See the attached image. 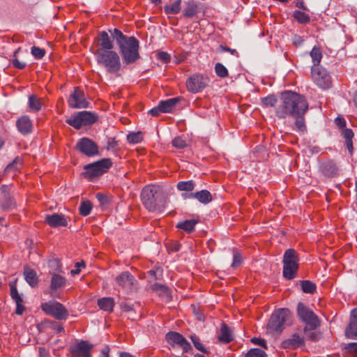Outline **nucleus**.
Here are the masks:
<instances>
[{
    "instance_id": "obj_49",
    "label": "nucleus",
    "mask_w": 357,
    "mask_h": 357,
    "mask_svg": "<svg viewBox=\"0 0 357 357\" xmlns=\"http://www.w3.org/2000/svg\"><path fill=\"white\" fill-rule=\"evenodd\" d=\"M49 266L52 269L56 271H60L61 269V264L59 259H52L49 261Z\"/></svg>"
},
{
    "instance_id": "obj_43",
    "label": "nucleus",
    "mask_w": 357,
    "mask_h": 357,
    "mask_svg": "<svg viewBox=\"0 0 357 357\" xmlns=\"http://www.w3.org/2000/svg\"><path fill=\"white\" fill-rule=\"evenodd\" d=\"M92 209V204L89 201H84L79 206V213L83 216L89 215Z\"/></svg>"
},
{
    "instance_id": "obj_64",
    "label": "nucleus",
    "mask_w": 357,
    "mask_h": 357,
    "mask_svg": "<svg viewBox=\"0 0 357 357\" xmlns=\"http://www.w3.org/2000/svg\"><path fill=\"white\" fill-rule=\"evenodd\" d=\"M109 349L108 347H105L102 350V357H109Z\"/></svg>"
},
{
    "instance_id": "obj_61",
    "label": "nucleus",
    "mask_w": 357,
    "mask_h": 357,
    "mask_svg": "<svg viewBox=\"0 0 357 357\" xmlns=\"http://www.w3.org/2000/svg\"><path fill=\"white\" fill-rule=\"evenodd\" d=\"M296 6L298 7V8L300 9H302L303 10H307V7L305 6V3L303 1H298L296 2Z\"/></svg>"
},
{
    "instance_id": "obj_28",
    "label": "nucleus",
    "mask_w": 357,
    "mask_h": 357,
    "mask_svg": "<svg viewBox=\"0 0 357 357\" xmlns=\"http://www.w3.org/2000/svg\"><path fill=\"white\" fill-rule=\"evenodd\" d=\"M218 340L220 342L227 344L233 340V335L231 329L225 323H222L218 334Z\"/></svg>"
},
{
    "instance_id": "obj_7",
    "label": "nucleus",
    "mask_w": 357,
    "mask_h": 357,
    "mask_svg": "<svg viewBox=\"0 0 357 357\" xmlns=\"http://www.w3.org/2000/svg\"><path fill=\"white\" fill-rule=\"evenodd\" d=\"M98 120L95 113L89 111L77 112L66 120V122L70 126L78 130L84 126L93 124Z\"/></svg>"
},
{
    "instance_id": "obj_27",
    "label": "nucleus",
    "mask_w": 357,
    "mask_h": 357,
    "mask_svg": "<svg viewBox=\"0 0 357 357\" xmlns=\"http://www.w3.org/2000/svg\"><path fill=\"white\" fill-rule=\"evenodd\" d=\"M16 125L18 130L23 135L31 132L33 128L32 122L28 116H23L19 118Z\"/></svg>"
},
{
    "instance_id": "obj_29",
    "label": "nucleus",
    "mask_w": 357,
    "mask_h": 357,
    "mask_svg": "<svg viewBox=\"0 0 357 357\" xmlns=\"http://www.w3.org/2000/svg\"><path fill=\"white\" fill-rule=\"evenodd\" d=\"M181 100V98L176 97L159 102L162 112L163 113H169L173 111L177 103Z\"/></svg>"
},
{
    "instance_id": "obj_21",
    "label": "nucleus",
    "mask_w": 357,
    "mask_h": 357,
    "mask_svg": "<svg viewBox=\"0 0 357 357\" xmlns=\"http://www.w3.org/2000/svg\"><path fill=\"white\" fill-rule=\"evenodd\" d=\"M45 220L52 227H66L68 222L65 215L58 213L47 215Z\"/></svg>"
},
{
    "instance_id": "obj_4",
    "label": "nucleus",
    "mask_w": 357,
    "mask_h": 357,
    "mask_svg": "<svg viewBox=\"0 0 357 357\" xmlns=\"http://www.w3.org/2000/svg\"><path fill=\"white\" fill-rule=\"evenodd\" d=\"M297 314L302 321L306 324L303 329L305 336L310 340H315L317 335L312 331L320 325L318 317L312 310L302 303H299L297 305Z\"/></svg>"
},
{
    "instance_id": "obj_17",
    "label": "nucleus",
    "mask_w": 357,
    "mask_h": 357,
    "mask_svg": "<svg viewBox=\"0 0 357 357\" xmlns=\"http://www.w3.org/2000/svg\"><path fill=\"white\" fill-rule=\"evenodd\" d=\"M93 348V344L87 341L77 340L70 347V351L73 356L77 357H91V351Z\"/></svg>"
},
{
    "instance_id": "obj_38",
    "label": "nucleus",
    "mask_w": 357,
    "mask_h": 357,
    "mask_svg": "<svg viewBox=\"0 0 357 357\" xmlns=\"http://www.w3.org/2000/svg\"><path fill=\"white\" fill-rule=\"evenodd\" d=\"M190 340L192 342L195 347L199 351L208 354L209 351L205 347V346L201 342L199 338L195 335H190Z\"/></svg>"
},
{
    "instance_id": "obj_22",
    "label": "nucleus",
    "mask_w": 357,
    "mask_h": 357,
    "mask_svg": "<svg viewBox=\"0 0 357 357\" xmlns=\"http://www.w3.org/2000/svg\"><path fill=\"white\" fill-rule=\"evenodd\" d=\"M185 199H196L203 204H207L212 201V195L207 190L192 192L189 195H182Z\"/></svg>"
},
{
    "instance_id": "obj_48",
    "label": "nucleus",
    "mask_w": 357,
    "mask_h": 357,
    "mask_svg": "<svg viewBox=\"0 0 357 357\" xmlns=\"http://www.w3.org/2000/svg\"><path fill=\"white\" fill-rule=\"evenodd\" d=\"M128 141L131 144H137L142 139L140 132L130 133L127 136Z\"/></svg>"
},
{
    "instance_id": "obj_9",
    "label": "nucleus",
    "mask_w": 357,
    "mask_h": 357,
    "mask_svg": "<svg viewBox=\"0 0 357 357\" xmlns=\"http://www.w3.org/2000/svg\"><path fill=\"white\" fill-rule=\"evenodd\" d=\"M112 161L109 158H104L84 167V176L90 180L101 176L112 167Z\"/></svg>"
},
{
    "instance_id": "obj_25",
    "label": "nucleus",
    "mask_w": 357,
    "mask_h": 357,
    "mask_svg": "<svg viewBox=\"0 0 357 357\" xmlns=\"http://www.w3.org/2000/svg\"><path fill=\"white\" fill-rule=\"evenodd\" d=\"M50 274L51 275L50 289L52 292H56L66 287L67 280L65 277L55 273Z\"/></svg>"
},
{
    "instance_id": "obj_44",
    "label": "nucleus",
    "mask_w": 357,
    "mask_h": 357,
    "mask_svg": "<svg viewBox=\"0 0 357 357\" xmlns=\"http://www.w3.org/2000/svg\"><path fill=\"white\" fill-rule=\"evenodd\" d=\"M215 72L216 75L221 78L228 76V70L226 67L220 63H217L215 66Z\"/></svg>"
},
{
    "instance_id": "obj_36",
    "label": "nucleus",
    "mask_w": 357,
    "mask_h": 357,
    "mask_svg": "<svg viewBox=\"0 0 357 357\" xmlns=\"http://www.w3.org/2000/svg\"><path fill=\"white\" fill-rule=\"evenodd\" d=\"M310 54L313 62V66H319V63L321 62L323 57L320 48L314 46L312 49Z\"/></svg>"
},
{
    "instance_id": "obj_42",
    "label": "nucleus",
    "mask_w": 357,
    "mask_h": 357,
    "mask_svg": "<svg viewBox=\"0 0 357 357\" xmlns=\"http://www.w3.org/2000/svg\"><path fill=\"white\" fill-rule=\"evenodd\" d=\"M305 114H301L299 116H292L296 119L295 126L297 130L300 132H305L306 130V126L305 123Z\"/></svg>"
},
{
    "instance_id": "obj_1",
    "label": "nucleus",
    "mask_w": 357,
    "mask_h": 357,
    "mask_svg": "<svg viewBox=\"0 0 357 357\" xmlns=\"http://www.w3.org/2000/svg\"><path fill=\"white\" fill-rule=\"evenodd\" d=\"M309 105L305 97L301 94L286 91L281 93L275 108V115L279 119L305 114Z\"/></svg>"
},
{
    "instance_id": "obj_6",
    "label": "nucleus",
    "mask_w": 357,
    "mask_h": 357,
    "mask_svg": "<svg viewBox=\"0 0 357 357\" xmlns=\"http://www.w3.org/2000/svg\"><path fill=\"white\" fill-rule=\"evenodd\" d=\"M98 65L105 68L107 72L115 73L120 70L121 67L120 57L117 52L113 50L95 56Z\"/></svg>"
},
{
    "instance_id": "obj_46",
    "label": "nucleus",
    "mask_w": 357,
    "mask_h": 357,
    "mask_svg": "<svg viewBox=\"0 0 357 357\" xmlns=\"http://www.w3.org/2000/svg\"><path fill=\"white\" fill-rule=\"evenodd\" d=\"M172 145L176 149H182L187 146V143L183 137L178 136L173 139Z\"/></svg>"
},
{
    "instance_id": "obj_3",
    "label": "nucleus",
    "mask_w": 357,
    "mask_h": 357,
    "mask_svg": "<svg viewBox=\"0 0 357 357\" xmlns=\"http://www.w3.org/2000/svg\"><path fill=\"white\" fill-rule=\"evenodd\" d=\"M141 199L144 207L151 212H160L164 206L163 197L158 186L149 185L141 192Z\"/></svg>"
},
{
    "instance_id": "obj_10",
    "label": "nucleus",
    "mask_w": 357,
    "mask_h": 357,
    "mask_svg": "<svg viewBox=\"0 0 357 357\" xmlns=\"http://www.w3.org/2000/svg\"><path fill=\"white\" fill-rule=\"evenodd\" d=\"M41 309L45 314L59 320H65L68 317V310L57 301H50L42 303Z\"/></svg>"
},
{
    "instance_id": "obj_39",
    "label": "nucleus",
    "mask_w": 357,
    "mask_h": 357,
    "mask_svg": "<svg viewBox=\"0 0 357 357\" xmlns=\"http://www.w3.org/2000/svg\"><path fill=\"white\" fill-rule=\"evenodd\" d=\"M278 102L279 101L275 95H269L261 99V105L264 107H277Z\"/></svg>"
},
{
    "instance_id": "obj_41",
    "label": "nucleus",
    "mask_w": 357,
    "mask_h": 357,
    "mask_svg": "<svg viewBox=\"0 0 357 357\" xmlns=\"http://www.w3.org/2000/svg\"><path fill=\"white\" fill-rule=\"evenodd\" d=\"M301 289L303 292L307 294H313L316 291V285L309 280H303L301 282Z\"/></svg>"
},
{
    "instance_id": "obj_18",
    "label": "nucleus",
    "mask_w": 357,
    "mask_h": 357,
    "mask_svg": "<svg viewBox=\"0 0 357 357\" xmlns=\"http://www.w3.org/2000/svg\"><path fill=\"white\" fill-rule=\"evenodd\" d=\"M77 149L86 156L91 157L98 154V146L87 137L80 139L77 143Z\"/></svg>"
},
{
    "instance_id": "obj_19",
    "label": "nucleus",
    "mask_w": 357,
    "mask_h": 357,
    "mask_svg": "<svg viewBox=\"0 0 357 357\" xmlns=\"http://www.w3.org/2000/svg\"><path fill=\"white\" fill-rule=\"evenodd\" d=\"M319 171L323 176L327 178H333L338 174L337 166L332 160L321 162L319 165Z\"/></svg>"
},
{
    "instance_id": "obj_63",
    "label": "nucleus",
    "mask_w": 357,
    "mask_h": 357,
    "mask_svg": "<svg viewBox=\"0 0 357 357\" xmlns=\"http://www.w3.org/2000/svg\"><path fill=\"white\" fill-rule=\"evenodd\" d=\"M348 348L351 351L357 352V343L349 344Z\"/></svg>"
},
{
    "instance_id": "obj_35",
    "label": "nucleus",
    "mask_w": 357,
    "mask_h": 357,
    "mask_svg": "<svg viewBox=\"0 0 357 357\" xmlns=\"http://www.w3.org/2000/svg\"><path fill=\"white\" fill-rule=\"evenodd\" d=\"M292 16L300 24H307L310 21V15L301 10L294 11Z\"/></svg>"
},
{
    "instance_id": "obj_30",
    "label": "nucleus",
    "mask_w": 357,
    "mask_h": 357,
    "mask_svg": "<svg viewBox=\"0 0 357 357\" xmlns=\"http://www.w3.org/2000/svg\"><path fill=\"white\" fill-rule=\"evenodd\" d=\"M24 278L26 282L32 287L38 285V278L36 271L31 268H26L24 272Z\"/></svg>"
},
{
    "instance_id": "obj_8",
    "label": "nucleus",
    "mask_w": 357,
    "mask_h": 357,
    "mask_svg": "<svg viewBox=\"0 0 357 357\" xmlns=\"http://www.w3.org/2000/svg\"><path fill=\"white\" fill-rule=\"evenodd\" d=\"M290 312L285 308L275 310L271 315L268 324L267 331L271 333H280L284 328V323L287 320Z\"/></svg>"
},
{
    "instance_id": "obj_59",
    "label": "nucleus",
    "mask_w": 357,
    "mask_h": 357,
    "mask_svg": "<svg viewBox=\"0 0 357 357\" xmlns=\"http://www.w3.org/2000/svg\"><path fill=\"white\" fill-rule=\"evenodd\" d=\"M155 289L156 290H160L162 293H163L164 294H166L167 296L169 295V290L165 286H162V285H155Z\"/></svg>"
},
{
    "instance_id": "obj_32",
    "label": "nucleus",
    "mask_w": 357,
    "mask_h": 357,
    "mask_svg": "<svg viewBox=\"0 0 357 357\" xmlns=\"http://www.w3.org/2000/svg\"><path fill=\"white\" fill-rule=\"evenodd\" d=\"M197 223V220H186L178 222L176 227L184 230L187 233H191L195 230V227Z\"/></svg>"
},
{
    "instance_id": "obj_15",
    "label": "nucleus",
    "mask_w": 357,
    "mask_h": 357,
    "mask_svg": "<svg viewBox=\"0 0 357 357\" xmlns=\"http://www.w3.org/2000/svg\"><path fill=\"white\" fill-rule=\"evenodd\" d=\"M165 338L172 348L179 347L183 349V353H187L192 349L190 344L179 333L170 331L166 334Z\"/></svg>"
},
{
    "instance_id": "obj_12",
    "label": "nucleus",
    "mask_w": 357,
    "mask_h": 357,
    "mask_svg": "<svg viewBox=\"0 0 357 357\" xmlns=\"http://www.w3.org/2000/svg\"><path fill=\"white\" fill-rule=\"evenodd\" d=\"M115 283V288L119 292L129 294L134 290L137 280L130 273L125 271L116 277Z\"/></svg>"
},
{
    "instance_id": "obj_53",
    "label": "nucleus",
    "mask_w": 357,
    "mask_h": 357,
    "mask_svg": "<svg viewBox=\"0 0 357 357\" xmlns=\"http://www.w3.org/2000/svg\"><path fill=\"white\" fill-rule=\"evenodd\" d=\"M158 59L164 63H168L170 61V55L165 52H160L158 54Z\"/></svg>"
},
{
    "instance_id": "obj_13",
    "label": "nucleus",
    "mask_w": 357,
    "mask_h": 357,
    "mask_svg": "<svg viewBox=\"0 0 357 357\" xmlns=\"http://www.w3.org/2000/svg\"><path fill=\"white\" fill-rule=\"evenodd\" d=\"M114 43L108 33L103 31L98 33L94 38L93 44L91 47L93 54L98 55L107 51L112 50Z\"/></svg>"
},
{
    "instance_id": "obj_47",
    "label": "nucleus",
    "mask_w": 357,
    "mask_h": 357,
    "mask_svg": "<svg viewBox=\"0 0 357 357\" xmlns=\"http://www.w3.org/2000/svg\"><path fill=\"white\" fill-rule=\"evenodd\" d=\"M31 53L35 59H40L45 56V50L43 48L33 46L31 47Z\"/></svg>"
},
{
    "instance_id": "obj_54",
    "label": "nucleus",
    "mask_w": 357,
    "mask_h": 357,
    "mask_svg": "<svg viewBox=\"0 0 357 357\" xmlns=\"http://www.w3.org/2000/svg\"><path fill=\"white\" fill-rule=\"evenodd\" d=\"M149 113L153 116H159L161 113H163L162 112V109L160 108V105L158 104V105L155 107H153V109H150L149 111Z\"/></svg>"
},
{
    "instance_id": "obj_34",
    "label": "nucleus",
    "mask_w": 357,
    "mask_h": 357,
    "mask_svg": "<svg viewBox=\"0 0 357 357\" xmlns=\"http://www.w3.org/2000/svg\"><path fill=\"white\" fill-rule=\"evenodd\" d=\"M43 101L41 98L35 95H31L29 98V106L31 111L38 112L41 109Z\"/></svg>"
},
{
    "instance_id": "obj_14",
    "label": "nucleus",
    "mask_w": 357,
    "mask_h": 357,
    "mask_svg": "<svg viewBox=\"0 0 357 357\" xmlns=\"http://www.w3.org/2000/svg\"><path fill=\"white\" fill-rule=\"evenodd\" d=\"M208 78L202 74H194L186 82V87L191 93H199L208 84Z\"/></svg>"
},
{
    "instance_id": "obj_2",
    "label": "nucleus",
    "mask_w": 357,
    "mask_h": 357,
    "mask_svg": "<svg viewBox=\"0 0 357 357\" xmlns=\"http://www.w3.org/2000/svg\"><path fill=\"white\" fill-rule=\"evenodd\" d=\"M119 47L122 59L126 64H130L139 59V42L134 36H128L118 29L109 30Z\"/></svg>"
},
{
    "instance_id": "obj_51",
    "label": "nucleus",
    "mask_w": 357,
    "mask_h": 357,
    "mask_svg": "<svg viewBox=\"0 0 357 357\" xmlns=\"http://www.w3.org/2000/svg\"><path fill=\"white\" fill-rule=\"evenodd\" d=\"M341 134L342 137L345 139V141L352 140L354 137V132L352 130L349 128H344L342 130Z\"/></svg>"
},
{
    "instance_id": "obj_26",
    "label": "nucleus",
    "mask_w": 357,
    "mask_h": 357,
    "mask_svg": "<svg viewBox=\"0 0 357 357\" xmlns=\"http://www.w3.org/2000/svg\"><path fill=\"white\" fill-rule=\"evenodd\" d=\"M10 296L16 304V314L19 315L22 314L25 310L23 305L24 301L15 284H10Z\"/></svg>"
},
{
    "instance_id": "obj_57",
    "label": "nucleus",
    "mask_w": 357,
    "mask_h": 357,
    "mask_svg": "<svg viewBox=\"0 0 357 357\" xmlns=\"http://www.w3.org/2000/svg\"><path fill=\"white\" fill-rule=\"evenodd\" d=\"M252 342L256 344H258L261 347L266 348V342L263 339L254 337L252 339Z\"/></svg>"
},
{
    "instance_id": "obj_33",
    "label": "nucleus",
    "mask_w": 357,
    "mask_h": 357,
    "mask_svg": "<svg viewBox=\"0 0 357 357\" xmlns=\"http://www.w3.org/2000/svg\"><path fill=\"white\" fill-rule=\"evenodd\" d=\"M181 10V0H176L173 3L166 5L164 11L167 15H176Z\"/></svg>"
},
{
    "instance_id": "obj_56",
    "label": "nucleus",
    "mask_w": 357,
    "mask_h": 357,
    "mask_svg": "<svg viewBox=\"0 0 357 357\" xmlns=\"http://www.w3.org/2000/svg\"><path fill=\"white\" fill-rule=\"evenodd\" d=\"M220 48H221L222 51H223V52H227L231 53L233 55L238 56V52L236 50H234V49H231V48H229L228 47H225V46H222V45L220 46Z\"/></svg>"
},
{
    "instance_id": "obj_60",
    "label": "nucleus",
    "mask_w": 357,
    "mask_h": 357,
    "mask_svg": "<svg viewBox=\"0 0 357 357\" xmlns=\"http://www.w3.org/2000/svg\"><path fill=\"white\" fill-rule=\"evenodd\" d=\"M345 144H346L347 148L348 149L349 153L351 154H352L353 151H354L352 140L347 141V142H345Z\"/></svg>"
},
{
    "instance_id": "obj_5",
    "label": "nucleus",
    "mask_w": 357,
    "mask_h": 357,
    "mask_svg": "<svg viewBox=\"0 0 357 357\" xmlns=\"http://www.w3.org/2000/svg\"><path fill=\"white\" fill-rule=\"evenodd\" d=\"M298 262V254L294 249H288L284 252L282 259V274L284 278L292 280L296 277L299 268Z\"/></svg>"
},
{
    "instance_id": "obj_40",
    "label": "nucleus",
    "mask_w": 357,
    "mask_h": 357,
    "mask_svg": "<svg viewBox=\"0 0 357 357\" xmlns=\"http://www.w3.org/2000/svg\"><path fill=\"white\" fill-rule=\"evenodd\" d=\"M177 189L180 191H192L195 188V183L192 181H180L177 183Z\"/></svg>"
},
{
    "instance_id": "obj_31",
    "label": "nucleus",
    "mask_w": 357,
    "mask_h": 357,
    "mask_svg": "<svg viewBox=\"0 0 357 357\" xmlns=\"http://www.w3.org/2000/svg\"><path fill=\"white\" fill-rule=\"evenodd\" d=\"M98 305L102 310L112 312L114 306V301L112 298L104 297L98 299Z\"/></svg>"
},
{
    "instance_id": "obj_37",
    "label": "nucleus",
    "mask_w": 357,
    "mask_h": 357,
    "mask_svg": "<svg viewBox=\"0 0 357 357\" xmlns=\"http://www.w3.org/2000/svg\"><path fill=\"white\" fill-rule=\"evenodd\" d=\"M22 167V160L19 158H16L12 163L7 165L5 169V173L8 174L12 172L19 171Z\"/></svg>"
},
{
    "instance_id": "obj_11",
    "label": "nucleus",
    "mask_w": 357,
    "mask_h": 357,
    "mask_svg": "<svg viewBox=\"0 0 357 357\" xmlns=\"http://www.w3.org/2000/svg\"><path fill=\"white\" fill-rule=\"evenodd\" d=\"M311 76L314 83L319 88L326 89L331 86V77L321 66H312Z\"/></svg>"
},
{
    "instance_id": "obj_23",
    "label": "nucleus",
    "mask_w": 357,
    "mask_h": 357,
    "mask_svg": "<svg viewBox=\"0 0 357 357\" xmlns=\"http://www.w3.org/2000/svg\"><path fill=\"white\" fill-rule=\"evenodd\" d=\"M345 333L349 338L357 340V308L351 312L350 322Z\"/></svg>"
},
{
    "instance_id": "obj_45",
    "label": "nucleus",
    "mask_w": 357,
    "mask_h": 357,
    "mask_svg": "<svg viewBox=\"0 0 357 357\" xmlns=\"http://www.w3.org/2000/svg\"><path fill=\"white\" fill-rule=\"evenodd\" d=\"M245 357H268L263 350L257 348L250 349L245 354Z\"/></svg>"
},
{
    "instance_id": "obj_58",
    "label": "nucleus",
    "mask_w": 357,
    "mask_h": 357,
    "mask_svg": "<svg viewBox=\"0 0 357 357\" xmlns=\"http://www.w3.org/2000/svg\"><path fill=\"white\" fill-rule=\"evenodd\" d=\"M85 266V264L84 261L82 262H77L75 264V267L77 268L75 270H72L71 273L73 275L78 274L80 272V267Z\"/></svg>"
},
{
    "instance_id": "obj_55",
    "label": "nucleus",
    "mask_w": 357,
    "mask_h": 357,
    "mask_svg": "<svg viewBox=\"0 0 357 357\" xmlns=\"http://www.w3.org/2000/svg\"><path fill=\"white\" fill-rule=\"evenodd\" d=\"M335 124L337 125V126H338L342 130L346 128H345V126H346V121H345V120L343 118L337 117V118L335 119Z\"/></svg>"
},
{
    "instance_id": "obj_62",
    "label": "nucleus",
    "mask_w": 357,
    "mask_h": 357,
    "mask_svg": "<svg viewBox=\"0 0 357 357\" xmlns=\"http://www.w3.org/2000/svg\"><path fill=\"white\" fill-rule=\"evenodd\" d=\"M294 43L296 45H301L303 43V40L300 36H296L294 38Z\"/></svg>"
},
{
    "instance_id": "obj_50",
    "label": "nucleus",
    "mask_w": 357,
    "mask_h": 357,
    "mask_svg": "<svg viewBox=\"0 0 357 357\" xmlns=\"http://www.w3.org/2000/svg\"><path fill=\"white\" fill-rule=\"evenodd\" d=\"M242 262V259L240 253L237 251H234L233 252V262L231 264V266L233 268H236L241 265Z\"/></svg>"
},
{
    "instance_id": "obj_16",
    "label": "nucleus",
    "mask_w": 357,
    "mask_h": 357,
    "mask_svg": "<svg viewBox=\"0 0 357 357\" xmlns=\"http://www.w3.org/2000/svg\"><path fill=\"white\" fill-rule=\"evenodd\" d=\"M69 107L71 108H86L89 102L85 97L84 91L79 87H75L68 100Z\"/></svg>"
},
{
    "instance_id": "obj_52",
    "label": "nucleus",
    "mask_w": 357,
    "mask_h": 357,
    "mask_svg": "<svg viewBox=\"0 0 357 357\" xmlns=\"http://www.w3.org/2000/svg\"><path fill=\"white\" fill-rule=\"evenodd\" d=\"M11 63L15 68L20 70H22L26 66V63L25 62L20 61L17 58H14Z\"/></svg>"
},
{
    "instance_id": "obj_24",
    "label": "nucleus",
    "mask_w": 357,
    "mask_h": 357,
    "mask_svg": "<svg viewBox=\"0 0 357 357\" xmlns=\"http://www.w3.org/2000/svg\"><path fill=\"white\" fill-rule=\"evenodd\" d=\"M303 338L295 333L291 337L284 340L281 345L283 349H295L303 346Z\"/></svg>"
},
{
    "instance_id": "obj_20",
    "label": "nucleus",
    "mask_w": 357,
    "mask_h": 357,
    "mask_svg": "<svg viewBox=\"0 0 357 357\" xmlns=\"http://www.w3.org/2000/svg\"><path fill=\"white\" fill-rule=\"evenodd\" d=\"M199 3L195 0H188L184 2L183 9V17L186 18H192L200 12Z\"/></svg>"
}]
</instances>
